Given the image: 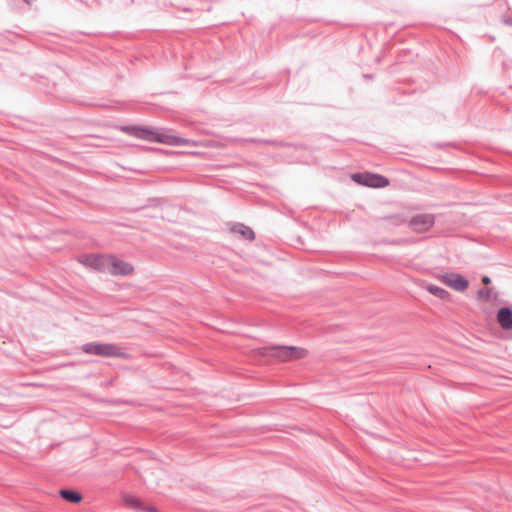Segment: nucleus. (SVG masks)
Returning a JSON list of instances; mask_svg holds the SVG:
<instances>
[{"mask_svg":"<svg viewBox=\"0 0 512 512\" xmlns=\"http://www.w3.org/2000/svg\"><path fill=\"white\" fill-rule=\"evenodd\" d=\"M122 130L137 138L152 142H158L166 145L181 146L191 144V141L188 139L180 138L178 136L169 134L163 130L155 129L152 127L129 126L122 128Z\"/></svg>","mask_w":512,"mask_h":512,"instance_id":"f257e3e1","label":"nucleus"},{"mask_svg":"<svg viewBox=\"0 0 512 512\" xmlns=\"http://www.w3.org/2000/svg\"><path fill=\"white\" fill-rule=\"evenodd\" d=\"M256 352L260 355L273 357L280 362L296 361L303 359L308 355L307 349L296 346L262 348Z\"/></svg>","mask_w":512,"mask_h":512,"instance_id":"f03ea898","label":"nucleus"},{"mask_svg":"<svg viewBox=\"0 0 512 512\" xmlns=\"http://www.w3.org/2000/svg\"><path fill=\"white\" fill-rule=\"evenodd\" d=\"M82 351L87 354L102 357H125L122 348L109 343H88L82 346Z\"/></svg>","mask_w":512,"mask_h":512,"instance_id":"7ed1b4c3","label":"nucleus"},{"mask_svg":"<svg viewBox=\"0 0 512 512\" xmlns=\"http://www.w3.org/2000/svg\"><path fill=\"white\" fill-rule=\"evenodd\" d=\"M351 179L359 185L372 188H383L389 185V180L387 178L369 172L354 173L351 175Z\"/></svg>","mask_w":512,"mask_h":512,"instance_id":"20e7f679","label":"nucleus"},{"mask_svg":"<svg viewBox=\"0 0 512 512\" xmlns=\"http://www.w3.org/2000/svg\"><path fill=\"white\" fill-rule=\"evenodd\" d=\"M438 280L450 289L463 293L469 287V281L462 275L455 272H446L438 275Z\"/></svg>","mask_w":512,"mask_h":512,"instance_id":"39448f33","label":"nucleus"},{"mask_svg":"<svg viewBox=\"0 0 512 512\" xmlns=\"http://www.w3.org/2000/svg\"><path fill=\"white\" fill-rule=\"evenodd\" d=\"M114 276H127L134 272L133 266L113 255H107L106 271Z\"/></svg>","mask_w":512,"mask_h":512,"instance_id":"423d86ee","label":"nucleus"},{"mask_svg":"<svg viewBox=\"0 0 512 512\" xmlns=\"http://www.w3.org/2000/svg\"><path fill=\"white\" fill-rule=\"evenodd\" d=\"M106 261L107 255L84 254L78 257L79 263L101 272L106 271Z\"/></svg>","mask_w":512,"mask_h":512,"instance_id":"0eeeda50","label":"nucleus"},{"mask_svg":"<svg viewBox=\"0 0 512 512\" xmlns=\"http://www.w3.org/2000/svg\"><path fill=\"white\" fill-rule=\"evenodd\" d=\"M434 216L432 214H419L409 222V226L413 231L423 233L428 231L434 225Z\"/></svg>","mask_w":512,"mask_h":512,"instance_id":"6e6552de","label":"nucleus"},{"mask_svg":"<svg viewBox=\"0 0 512 512\" xmlns=\"http://www.w3.org/2000/svg\"><path fill=\"white\" fill-rule=\"evenodd\" d=\"M229 230L232 234H235L244 240L253 241L255 239L254 231L242 223L233 224Z\"/></svg>","mask_w":512,"mask_h":512,"instance_id":"1a4fd4ad","label":"nucleus"},{"mask_svg":"<svg viewBox=\"0 0 512 512\" xmlns=\"http://www.w3.org/2000/svg\"><path fill=\"white\" fill-rule=\"evenodd\" d=\"M497 320L503 329H512V310L510 308H501L497 313Z\"/></svg>","mask_w":512,"mask_h":512,"instance_id":"9d476101","label":"nucleus"},{"mask_svg":"<svg viewBox=\"0 0 512 512\" xmlns=\"http://www.w3.org/2000/svg\"><path fill=\"white\" fill-rule=\"evenodd\" d=\"M426 290L430 294H432L433 296H435V297H437V298H439L441 300L448 301L451 298V295H450V293L447 290H445L444 288L439 287L437 285L429 284V285L426 286Z\"/></svg>","mask_w":512,"mask_h":512,"instance_id":"9b49d317","label":"nucleus"},{"mask_svg":"<svg viewBox=\"0 0 512 512\" xmlns=\"http://www.w3.org/2000/svg\"><path fill=\"white\" fill-rule=\"evenodd\" d=\"M60 495L63 499L71 503H79L82 500L81 494L73 490H61Z\"/></svg>","mask_w":512,"mask_h":512,"instance_id":"f8f14e48","label":"nucleus"},{"mask_svg":"<svg viewBox=\"0 0 512 512\" xmlns=\"http://www.w3.org/2000/svg\"><path fill=\"white\" fill-rule=\"evenodd\" d=\"M123 502L124 504L129 507V508H134V509H144V507L142 506V503L140 501L139 498H137L136 496L134 495H130V494H125L123 496Z\"/></svg>","mask_w":512,"mask_h":512,"instance_id":"ddd939ff","label":"nucleus"},{"mask_svg":"<svg viewBox=\"0 0 512 512\" xmlns=\"http://www.w3.org/2000/svg\"><path fill=\"white\" fill-rule=\"evenodd\" d=\"M478 297L480 299L488 300L491 297V290L490 289H483L478 292Z\"/></svg>","mask_w":512,"mask_h":512,"instance_id":"4468645a","label":"nucleus"},{"mask_svg":"<svg viewBox=\"0 0 512 512\" xmlns=\"http://www.w3.org/2000/svg\"><path fill=\"white\" fill-rule=\"evenodd\" d=\"M146 512H160L156 507H147L143 509Z\"/></svg>","mask_w":512,"mask_h":512,"instance_id":"2eb2a0df","label":"nucleus"},{"mask_svg":"<svg viewBox=\"0 0 512 512\" xmlns=\"http://www.w3.org/2000/svg\"><path fill=\"white\" fill-rule=\"evenodd\" d=\"M482 282L487 285V284H489L491 282V280H490V278L488 276H484L482 278Z\"/></svg>","mask_w":512,"mask_h":512,"instance_id":"dca6fc26","label":"nucleus"},{"mask_svg":"<svg viewBox=\"0 0 512 512\" xmlns=\"http://www.w3.org/2000/svg\"><path fill=\"white\" fill-rule=\"evenodd\" d=\"M28 4H31L34 0H25Z\"/></svg>","mask_w":512,"mask_h":512,"instance_id":"f3484780","label":"nucleus"}]
</instances>
